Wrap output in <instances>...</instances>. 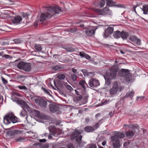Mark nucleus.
Masks as SVG:
<instances>
[{
    "mask_svg": "<svg viewBox=\"0 0 148 148\" xmlns=\"http://www.w3.org/2000/svg\"><path fill=\"white\" fill-rule=\"evenodd\" d=\"M18 131L16 130H13L8 131L6 132V134L8 136H15L18 133Z\"/></svg>",
    "mask_w": 148,
    "mask_h": 148,
    "instance_id": "obj_21",
    "label": "nucleus"
},
{
    "mask_svg": "<svg viewBox=\"0 0 148 148\" xmlns=\"http://www.w3.org/2000/svg\"><path fill=\"white\" fill-rule=\"evenodd\" d=\"M83 98L82 96V95H79V96L77 97V99L78 101L81 100Z\"/></svg>",
    "mask_w": 148,
    "mask_h": 148,
    "instance_id": "obj_59",
    "label": "nucleus"
},
{
    "mask_svg": "<svg viewBox=\"0 0 148 148\" xmlns=\"http://www.w3.org/2000/svg\"><path fill=\"white\" fill-rule=\"evenodd\" d=\"M81 71L84 76H88V75L86 70L85 69H82Z\"/></svg>",
    "mask_w": 148,
    "mask_h": 148,
    "instance_id": "obj_48",
    "label": "nucleus"
},
{
    "mask_svg": "<svg viewBox=\"0 0 148 148\" xmlns=\"http://www.w3.org/2000/svg\"><path fill=\"white\" fill-rule=\"evenodd\" d=\"M132 75L131 73H128L124 77V79L127 82H129L132 80Z\"/></svg>",
    "mask_w": 148,
    "mask_h": 148,
    "instance_id": "obj_26",
    "label": "nucleus"
},
{
    "mask_svg": "<svg viewBox=\"0 0 148 148\" xmlns=\"http://www.w3.org/2000/svg\"><path fill=\"white\" fill-rule=\"evenodd\" d=\"M68 148H75L71 143H69L67 145Z\"/></svg>",
    "mask_w": 148,
    "mask_h": 148,
    "instance_id": "obj_52",
    "label": "nucleus"
},
{
    "mask_svg": "<svg viewBox=\"0 0 148 148\" xmlns=\"http://www.w3.org/2000/svg\"><path fill=\"white\" fill-rule=\"evenodd\" d=\"M12 95H14L15 96H17L18 97H20L21 96L17 92H14Z\"/></svg>",
    "mask_w": 148,
    "mask_h": 148,
    "instance_id": "obj_58",
    "label": "nucleus"
},
{
    "mask_svg": "<svg viewBox=\"0 0 148 148\" xmlns=\"http://www.w3.org/2000/svg\"><path fill=\"white\" fill-rule=\"evenodd\" d=\"M71 77L72 80L75 81L77 79V77L76 75L75 74H72L71 75Z\"/></svg>",
    "mask_w": 148,
    "mask_h": 148,
    "instance_id": "obj_40",
    "label": "nucleus"
},
{
    "mask_svg": "<svg viewBox=\"0 0 148 148\" xmlns=\"http://www.w3.org/2000/svg\"><path fill=\"white\" fill-rule=\"evenodd\" d=\"M21 107L23 108V109H25V108H26L28 110V109L29 108V107L26 103V102L25 103V104L23 106H21Z\"/></svg>",
    "mask_w": 148,
    "mask_h": 148,
    "instance_id": "obj_45",
    "label": "nucleus"
},
{
    "mask_svg": "<svg viewBox=\"0 0 148 148\" xmlns=\"http://www.w3.org/2000/svg\"><path fill=\"white\" fill-rule=\"evenodd\" d=\"M114 28L112 27H108L107 29L105 31L104 35L106 37L108 36L109 34H112L113 32Z\"/></svg>",
    "mask_w": 148,
    "mask_h": 148,
    "instance_id": "obj_16",
    "label": "nucleus"
},
{
    "mask_svg": "<svg viewBox=\"0 0 148 148\" xmlns=\"http://www.w3.org/2000/svg\"><path fill=\"white\" fill-rule=\"evenodd\" d=\"M65 77V76L64 74L59 75L57 76V78L60 80H64Z\"/></svg>",
    "mask_w": 148,
    "mask_h": 148,
    "instance_id": "obj_36",
    "label": "nucleus"
},
{
    "mask_svg": "<svg viewBox=\"0 0 148 148\" xmlns=\"http://www.w3.org/2000/svg\"><path fill=\"white\" fill-rule=\"evenodd\" d=\"M42 8L47 11L45 13H42L40 15V21L42 22L47 18H50L61 11V8L59 6H49L43 7Z\"/></svg>",
    "mask_w": 148,
    "mask_h": 148,
    "instance_id": "obj_1",
    "label": "nucleus"
},
{
    "mask_svg": "<svg viewBox=\"0 0 148 148\" xmlns=\"http://www.w3.org/2000/svg\"><path fill=\"white\" fill-rule=\"evenodd\" d=\"M16 88H18L20 89L26 90L27 89V88L24 86H19L16 87Z\"/></svg>",
    "mask_w": 148,
    "mask_h": 148,
    "instance_id": "obj_43",
    "label": "nucleus"
},
{
    "mask_svg": "<svg viewBox=\"0 0 148 148\" xmlns=\"http://www.w3.org/2000/svg\"><path fill=\"white\" fill-rule=\"evenodd\" d=\"M37 145H39L40 148H48L49 147V145L47 143L43 144L42 143H38Z\"/></svg>",
    "mask_w": 148,
    "mask_h": 148,
    "instance_id": "obj_31",
    "label": "nucleus"
},
{
    "mask_svg": "<svg viewBox=\"0 0 148 148\" xmlns=\"http://www.w3.org/2000/svg\"><path fill=\"white\" fill-rule=\"evenodd\" d=\"M99 123H96L94 125V126L93 127V128H94V129H95V130H96L97 128H98L99 127Z\"/></svg>",
    "mask_w": 148,
    "mask_h": 148,
    "instance_id": "obj_55",
    "label": "nucleus"
},
{
    "mask_svg": "<svg viewBox=\"0 0 148 148\" xmlns=\"http://www.w3.org/2000/svg\"><path fill=\"white\" fill-rule=\"evenodd\" d=\"M17 66L18 69H23L26 71H29L31 69V66L30 63H25L23 61L19 62L17 64Z\"/></svg>",
    "mask_w": 148,
    "mask_h": 148,
    "instance_id": "obj_5",
    "label": "nucleus"
},
{
    "mask_svg": "<svg viewBox=\"0 0 148 148\" xmlns=\"http://www.w3.org/2000/svg\"><path fill=\"white\" fill-rule=\"evenodd\" d=\"M93 81L95 87H97L99 85L100 83L98 80L93 79Z\"/></svg>",
    "mask_w": 148,
    "mask_h": 148,
    "instance_id": "obj_39",
    "label": "nucleus"
},
{
    "mask_svg": "<svg viewBox=\"0 0 148 148\" xmlns=\"http://www.w3.org/2000/svg\"><path fill=\"white\" fill-rule=\"evenodd\" d=\"M27 114V112L25 109H23L21 112H20V115L23 117H25Z\"/></svg>",
    "mask_w": 148,
    "mask_h": 148,
    "instance_id": "obj_34",
    "label": "nucleus"
},
{
    "mask_svg": "<svg viewBox=\"0 0 148 148\" xmlns=\"http://www.w3.org/2000/svg\"><path fill=\"white\" fill-rule=\"evenodd\" d=\"M2 57L8 59H11L12 58V56L7 54H4L2 56Z\"/></svg>",
    "mask_w": 148,
    "mask_h": 148,
    "instance_id": "obj_42",
    "label": "nucleus"
},
{
    "mask_svg": "<svg viewBox=\"0 0 148 148\" xmlns=\"http://www.w3.org/2000/svg\"><path fill=\"white\" fill-rule=\"evenodd\" d=\"M129 72L130 71L128 69H122L119 71L118 74L120 77H125Z\"/></svg>",
    "mask_w": 148,
    "mask_h": 148,
    "instance_id": "obj_14",
    "label": "nucleus"
},
{
    "mask_svg": "<svg viewBox=\"0 0 148 148\" xmlns=\"http://www.w3.org/2000/svg\"><path fill=\"white\" fill-rule=\"evenodd\" d=\"M31 112L34 114L36 116H39L40 115V111L35 109H33L31 110Z\"/></svg>",
    "mask_w": 148,
    "mask_h": 148,
    "instance_id": "obj_32",
    "label": "nucleus"
},
{
    "mask_svg": "<svg viewBox=\"0 0 148 148\" xmlns=\"http://www.w3.org/2000/svg\"><path fill=\"white\" fill-rule=\"evenodd\" d=\"M86 53H84V51L80 52L79 53V56H81L82 58H84L85 57Z\"/></svg>",
    "mask_w": 148,
    "mask_h": 148,
    "instance_id": "obj_46",
    "label": "nucleus"
},
{
    "mask_svg": "<svg viewBox=\"0 0 148 148\" xmlns=\"http://www.w3.org/2000/svg\"><path fill=\"white\" fill-rule=\"evenodd\" d=\"M141 9L143 11L144 14H147V12H148V5H143V8Z\"/></svg>",
    "mask_w": 148,
    "mask_h": 148,
    "instance_id": "obj_30",
    "label": "nucleus"
},
{
    "mask_svg": "<svg viewBox=\"0 0 148 148\" xmlns=\"http://www.w3.org/2000/svg\"><path fill=\"white\" fill-rule=\"evenodd\" d=\"M1 79L3 83L4 84H6L8 83V81L6 80L3 77H1Z\"/></svg>",
    "mask_w": 148,
    "mask_h": 148,
    "instance_id": "obj_51",
    "label": "nucleus"
},
{
    "mask_svg": "<svg viewBox=\"0 0 148 148\" xmlns=\"http://www.w3.org/2000/svg\"><path fill=\"white\" fill-rule=\"evenodd\" d=\"M61 69V66L60 65H58L53 66V67L52 69L55 71H58Z\"/></svg>",
    "mask_w": 148,
    "mask_h": 148,
    "instance_id": "obj_38",
    "label": "nucleus"
},
{
    "mask_svg": "<svg viewBox=\"0 0 148 148\" xmlns=\"http://www.w3.org/2000/svg\"><path fill=\"white\" fill-rule=\"evenodd\" d=\"M92 80V84H90L91 85L92 87V88H94L95 87L94 84V81H93V79H91Z\"/></svg>",
    "mask_w": 148,
    "mask_h": 148,
    "instance_id": "obj_63",
    "label": "nucleus"
},
{
    "mask_svg": "<svg viewBox=\"0 0 148 148\" xmlns=\"http://www.w3.org/2000/svg\"><path fill=\"white\" fill-rule=\"evenodd\" d=\"M89 148H97L96 145H91L90 146Z\"/></svg>",
    "mask_w": 148,
    "mask_h": 148,
    "instance_id": "obj_60",
    "label": "nucleus"
},
{
    "mask_svg": "<svg viewBox=\"0 0 148 148\" xmlns=\"http://www.w3.org/2000/svg\"><path fill=\"white\" fill-rule=\"evenodd\" d=\"M119 90V85L118 82L115 81L113 83V86L110 90V94L113 95L116 94Z\"/></svg>",
    "mask_w": 148,
    "mask_h": 148,
    "instance_id": "obj_9",
    "label": "nucleus"
},
{
    "mask_svg": "<svg viewBox=\"0 0 148 148\" xmlns=\"http://www.w3.org/2000/svg\"><path fill=\"white\" fill-rule=\"evenodd\" d=\"M123 125L125 127V128H128L131 129H136L138 130L139 128L138 125L137 124L135 125L134 124H124Z\"/></svg>",
    "mask_w": 148,
    "mask_h": 148,
    "instance_id": "obj_17",
    "label": "nucleus"
},
{
    "mask_svg": "<svg viewBox=\"0 0 148 148\" xmlns=\"http://www.w3.org/2000/svg\"><path fill=\"white\" fill-rule=\"evenodd\" d=\"M39 141L41 143L45 142L47 141L45 139H39Z\"/></svg>",
    "mask_w": 148,
    "mask_h": 148,
    "instance_id": "obj_61",
    "label": "nucleus"
},
{
    "mask_svg": "<svg viewBox=\"0 0 148 148\" xmlns=\"http://www.w3.org/2000/svg\"><path fill=\"white\" fill-rule=\"evenodd\" d=\"M95 13L97 14L103 16H106L107 15H111L112 14V11L108 7H105L102 10L95 8L93 9Z\"/></svg>",
    "mask_w": 148,
    "mask_h": 148,
    "instance_id": "obj_4",
    "label": "nucleus"
},
{
    "mask_svg": "<svg viewBox=\"0 0 148 148\" xmlns=\"http://www.w3.org/2000/svg\"><path fill=\"white\" fill-rule=\"evenodd\" d=\"M23 16L26 18H28V14L27 13H23L22 14Z\"/></svg>",
    "mask_w": 148,
    "mask_h": 148,
    "instance_id": "obj_54",
    "label": "nucleus"
},
{
    "mask_svg": "<svg viewBox=\"0 0 148 148\" xmlns=\"http://www.w3.org/2000/svg\"><path fill=\"white\" fill-rule=\"evenodd\" d=\"M129 39L131 41L133 42L138 45H140L141 44V40L139 38H137L135 36H130Z\"/></svg>",
    "mask_w": 148,
    "mask_h": 148,
    "instance_id": "obj_15",
    "label": "nucleus"
},
{
    "mask_svg": "<svg viewBox=\"0 0 148 148\" xmlns=\"http://www.w3.org/2000/svg\"><path fill=\"white\" fill-rule=\"evenodd\" d=\"M112 145L113 148H120L121 144L120 140H117L115 138L111 137Z\"/></svg>",
    "mask_w": 148,
    "mask_h": 148,
    "instance_id": "obj_8",
    "label": "nucleus"
},
{
    "mask_svg": "<svg viewBox=\"0 0 148 148\" xmlns=\"http://www.w3.org/2000/svg\"><path fill=\"white\" fill-rule=\"evenodd\" d=\"M106 5L109 7H112L114 6L115 4V2L112 0H106Z\"/></svg>",
    "mask_w": 148,
    "mask_h": 148,
    "instance_id": "obj_29",
    "label": "nucleus"
},
{
    "mask_svg": "<svg viewBox=\"0 0 148 148\" xmlns=\"http://www.w3.org/2000/svg\"><path fill=\"white\" fill-rule=\"evenodd\" d=\"M79 84L83 88L84 90H86V86L87 85V84L85 80H80L79 82Z\"/></svg>",
    "mask_w": 148,
    "mask_h": 148,
    "instance_id": "obj_28",
    "label": "nucleus"
},
{
    "mask_svg": "<svg viewBox=\"0 0 148 148\" xmlns=\"http://www.w3.org/2000/svg\"><path fill=\"white\" fill-rule=\"evenodd\" d=\"M82 131H79L76 129L73 132L70 137V139L71 140L75 139V141L78 144L80 143L82 138V136L81 135Z\"/></svg>",
    "mask_w": 148,
    "mask_h": 148,
    "instance_id": "obj_3",
    "label": "nucleus"
},
{
    "mask_svg": "<svg viewBox=\"0 0 148 148\" xmlns=\"http://www.w3.org/2000/svg\"><path fill=\"white\" fill-rule=\"evenodd\" d=\"M61 47L68 52H73L75 51L74 48L70 46L63 45Z\"/></svg>",
    "mask_w": 148,
    "mask_h": 148,
    "instance_id": "obj_18",
    "label": "nucleus"
},
{
    "mask_svg": "<svg viewBox=\"0 0 148 148\" xmlns=\"http://www.w3.org/2000/svg\"><path fill=\"white\" fill-rule=\"evenodd\" d=\"M85 58L86 59H87L88 60H90L91 58L90 56H89V55H88L86 54V55H85Z\"/></svg>",
    "mask_w": 148,
    "mask_h": 148,
    "instance_id": "obj_57",
    "label": "nucleus"
},
{
    "mask_svg": "<svg viewBox=\"0 0 148 148\" xmlns=\"http://www.w3.org/2000/svg\"><path fill=\"white\" fill-rule=\"evenodd\" d=\"M13 116L12 114H8L6 115L3 118V122L5 124H8L11 123V120Z\"/></svg>",
    "mask_w": 148,
    "mask_h": 148,
    "instance_id": "obj_10",
    "label": "nucleus"
},
{
    "mask_svg": "<svg viewBox=\"0 0 148 148\" xmlns=\"http://www.w3.org/2000/svg\"><path fill=\"white\" fill-rule=\"evenodd\" d=\"M24 140V138L21 137H18L15 139V140L17 142H22Z\"/></svg>",
    "mask_w": 148,
    "mask_h": 148,
    "instance_id": "obj_47",
    "label": "nucleus"
},
{
    "mask_svg": "<svg viewBox=\"0 0 148 148\" xmlns=\"http://www.w3.org/2000/svg\"><path fill=\"white\" fill-rule=\"evenodd\" d=\"M11 18V22L13 24L15 25H18L22 21V17L19 16H10Z\"/></svg>",
    "mask_w": 148,
    "mask_h": 148,
    "instance_id": "obj_7",
    "label": "nucleus"
},
{
    "mask_svg": "<svg viewBox=\"0 0 148 148\" xmlns=\"http://www.w3.org/2000/svg\"><path fill=\"white\" fill-rule=\"evenodd\" d=\"M42 90H43L45 93H46L48 95H50V92L48 90L43 87H42Z\"/></svg>",
    "mask_w": 148,
    "mask_h": 148,
    "instance_id": "obj_49",
    "label": "nucleus"
},
{
    "mask_svg": "<svg viewBox=\"0 0 148 148\" xmlns=\"http://www.w3.org/2000/svg\"><path fill=\"white\" fill-rule=\"evenodd\" d=\"M121 36V32L119 30L114 31L113 34V36L114 38L116 39H118L120 38Z\"/></svg>",
    "mask_w": 148,
    "mask_h": 148,
    "instance_id": "obj_25",
    "label": "nucleus"
},
{
    "mask_svg": "<svg viewBox=\"0 0 148 148\" xmlns=\"http://www.w3.org/2000/svg\"><path fill=\"white\" fill-rule=\"evenodd\" d=\"M109 115L110 116V117H111L112 116H113L114 115V112H110L109 114Z\"/></svg>",
    "mask_w": 148,
    "mask_h": 148,
    "instance_id": "obj_62",
    "label": "nucleus"
},
{
    "mask_svg": "<svg viewBox=\"0 0 148 148\" xmlns=\"http://www.w3.org/2000/svg\"><path fill=\"white\" fill-rule=\"evenodd\" d=\"M66 88L70 91H72L73 88L69 85H67L66 86Z\"/></svg>",
    "mask_w": 148,
    "mask_h": 148,
    "instance_id": "obj_50",
    "label": "nucleus"
},
{
    "mask_svg": "<svg viewBox=\"0 0 148 148\" xmlns=\"http://www.w3.org/2000/svg\"><path fill=\"white\" fill-rule=\"evenodd\" d=\"M36 103L40 107L46 109L47 107V104L50 103L49 101L47 99L37 98L35 100Z\"/></svg>",
    "mask_w": 148,
    "mask_h": 148,
    "instance_id": "obj_6",
    "label": "nucleus"
},
{
    "mask_svg": "<svg viewBox=\"0 0 148 148\" xmlns=\"http://www.w3.org/2000/svg\"><path fill=\"white\" fill-rule=\"evenodd\" d=\"M77 30L78 29L77 28L74 27L71 28L69 30V32L72 33H74L76 32Z\"/></svg>",
    "mask_w": 148,
    "mask_h": 148,
    "instance_id": "obj_41",
    "label": "nucleus"
},
{
    "mask_svg": "<svg viewBox=\"0 0 148 148\" xmlns=\"http://www.w3.org/2000/svg\"><path fill=\"white\" fill-rule=\"evenodd\" d=\"M26 102L22 100H18L17 101V103L21 106H23L25 104V103Z\"/></svg>",
    "mask_w": 148,
    "mask_h": 148,
    "instance_id": "obj_37",
    "label": "nucleus"
},
{
    "mask_svg": "<svg viewBox=\"0 0 148 148\" xmlns=\"http://www.w3.org/2000/svg\"><path fill=\"white\" fill-rule=\"evenodd\" d=\"M17 122V117L15 116L14 114H13V116L11 120V122L14 123Z\"/></svg>",
    "mask_w": 148,
    "mask_h": 148,
    "instance_id": "obj_35",
    "label": "nucleus"
},
{
    "mask_svg": "<svg viewBox=\"0 0 148 148\" xmlns=\"http://www.w3.org/2000/svg\"><path fill=\"white\" fill-rule=\"evenodd\" d=\"M119 70V68L115 65L112 66L110 69L106 71L104 78L105 80V84L107 85L110 84V79H114L116 78L117 73Z\"/></svg>",
    "mask_w": 148,
    "mask_h": 148,
    "instance_id": "obj_2",
    "label": "nucleus"
},
{
    "mask_svg": "<svg viewBox=\"0 0 148 148\" xmlns=\"http://www.w3.org/2000/svg\"><path fill=\"white\" fill-rule=\"evenodd\" d=\"M129 36V34L128 32H125L123 30L121 32V37L123 40L127 39V37Z\"/></svg>",
    "mask_w": 148,
    "mask_h": 148,
    "instance_id": "obj_24",
    "label": "nucleus"
},
{
    "mask_svg": "<svg viewBox=\"0 0 148 148\" xmlns=\"http://www.w3.org/2000/svg\"><path fill=\"white\" fill-rule=\"evenodd\" d=\"M135 129H133L132 130H130L127 132L126 133V135L127 136H131L134 135V132H135Z\"/></svg>",
    "mask_w": 148,
    "mask_h": 148,
    "instance_id": "obj_27",
    "label": "nucleus"
},
{
    "mask_svg": "<svg viewBox=\"0 0 148 148\" xmlns=\"http://www.w3.org/2000/svg\"><path fill=\"white\" fill-rule=\"evenodd\" d=\"M34 48L36 50L38 51H40L42 49L41 45L37 44H36L35 45Z\"/></svg>",
    "mask_w": 148,
    "mask_h": 148,
    "instance_id": "obj_33",
    "label": "nucleus"
},
{
    "mask_svg": "<svg viewBox=\"0 0 148 148\" xmlns=\"http://www.w3.org/2000/svg\"><path fill=\"white\" fill-rule=\"evenodd\" d=\"M86 34L88 36H92L95 33V30L93 29H87L85 32Z\"/></svg>",
    "mask_w": 148,
    "mask_h": 148,
    "instance_id": "obj_20",
    "label": "nucleus"
},
{
    "mask_svg": "<svg viewBox=\"0 0 148 148\" xmlns=\"http://www.w3.org/2000/svg\"><path fill=\"white\" fill-rule=\"evenodd\" d=\"M49 105L50 111L52 112H55L59 110V107L55 103H50Z\"/></svg>",
    "mask_w": 148,
    "mask_h": 148,
    "instance_id": "obj_12",
    "label": "nucleus"
},
{
    "mask_svg": "<svg viewBox=\"0 0 148 148\" xmlns=\"http://www.w3.org/2000/svg\"><path fill=\"white\" fill-rule=\"evenodd\" d=\"M61 55H58V54H55L53 56V57L55 58V59H58L59 58V57Z\"/></svg>",
    "mask_w": 148,
    "mask_h": 148,
    "instance_id": "obj_56",
    "label": "nucleus"
},
{
    "mask_svg": "<svg viewBox=\"0 0 148 148\" xmlns=\"http://www.w3.org/2000/svg\"><path fill=\"white\" fill-rule=\"evenodd\" d=\"M12 100L13 101H15L17 103V101L18 100V98L16 97V96H15L14 95H12Z\"/></svg>",
    "mask_w": 148,
    "mask_h": 148,
    "instance_id": "obj_44",
    "label": "nucleus"
},
{
    "mask_svg": "<svg viewBox=\"0 0 148 148\" xmlns=\"http://www.w3.org/2000/svg\"><path fill=\"white\" fill-rule=\"evenodd\" d=\"M84 130L87 132H94L95 129L93 127L90 126H87L84 128Z\"/></svg>",
    "mask_w": 148,
    "mask_h": 148,
    "instance_id": "obj_22",
    "label": "nucleus"
},
{
    "mask_svg": "<svg viewBox=\"0 0 148 148\" xmlns=\"http://www.w3.org/2000/svg\"><path fill=\"white\" fill-rule=\"evenodd\" d=\"M125 136V135L123 133L119 132H116L114 133V135L111 137L115 138L117 140H119V139L123 138Z\"/></svg>",
    "mask_w": 148,
    "mask_h": 148,
    "instance_id": "obj_13",
    "label": "nucleus"
},
{
    "mask_svg": "<svg viewBox=\"0 0 148 148\" xmlns=\"http://www.w3.org/2000/svg\"><path fill=\"white\" fill-rule=\"evenodd\" d=\"M72 71L74 73H76L77 71V70L74 68L72 69Z\"/></svg>",
    "mask_w": 148,
    "mask_h": 148,
    "instance_id": "obj_64",
    "label": "nucleus"
},
{
    "mask_svg": "<svg viewBox=\"0 0 148 148\" xmlns=\"http://www.w3.org/2000/svg\"><path fill=\"white\" fill-rule=\"evenodd\" d=\"M49 130L50 132L49 134L48 135V138L49 139L52 138V135L56 136L58 135L57 134V129L54 127H50L49 128Z\"/></svg>",
    "mask_w": 148,
    "mask_h": 148,
    "instance_id": "obj_11",
    "label": "nucleus"
},
{
    "mask_svg": "<svg viewBox=\"0 0 148 148\" xmlns=\"http://www.w3.org/2000/svg\"><path fill=\"white\" fill-rule=\"evenodd\" d=\"M14 43L16 44H18L20 43L21 42L20 40L19 39H15L13 40Z\"/></svg>",
    "mask_w": 148,
    "mask_h": 148,
    "instance_id": "obj_53",
    "label": "nucleus"
},
{
    "mask_svg": "<svg viewBox=\"0 0 148 148\" xmlns=\"http://www.w3.org/2000/svg\"><path fill=\"white\" fill-rule=\"evenodd\" d=\"M134 91H133L130 92H128L126 94L125 97H123L122 98V100H124L125 98H127L128 97H130L131 98V99H132L133 97L134 96Z\"/></svg>",
    "mask_w": 148,
    "mask_h": 148,
    "instance_id": "obj_19",
    "label": "nucleus"
},
{
    "mask_svg": "<svg viewBox=\"0 0 148 148\" xmlns=\"http://www.w3.org/2000/svg\"><path fill=\"white\" fill-rule=\"evenodd\" d=\"M105 4V1L104 0H102L95 3V5L97 7L102 8L103 7Z\"/></svg>",
    "mask_w": 148,
    "mask_h": 148,
    "instance_id": "obj_23",
    "label": "nucleus"
}]
</instances>
